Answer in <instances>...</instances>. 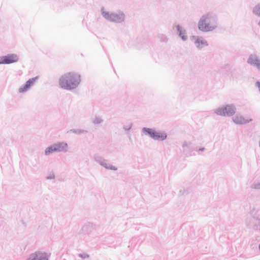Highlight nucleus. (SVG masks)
<instances>
[{"label":"nucleus","instance_id":"obj_1","mask_svg":"<svg viewBox=\"0 0 260 260\" xmlns=\"http://www.w3.org/2000/svg\"><path fill=\"white\" fill-rule=\"evenodd\" d=\"M80 81L79 75L74 73H68L61 77L59 85L64 89L70 90L77 87Z\"/></svg>","mask_w":260,"mask_h":260},{"label":"nucleus","instance_id":"obj_2","mask_svg":"<svg viewBox=\"0 0 260 260\" xmlns=\"http://www.w3.org/2000/svg\"><path fill=\"white\" fill-rule=\"evenodd\" d=\"M216 25L215 23L210 21L208 16H203L200 20L198 27L200 30L203 31H209L213 30Z\"/></svg>","mask_w":260,"mask_h":260},{"label":"nucleus","instance_id":"obj_3","mask_svg":"<svg viewBox=\"0 0 260 260\" xmlns=\"http://www.w3.org/2000/svg\"><path fill=\"white\" fill-rule=\"evenodd\" d=\"M143 132L148 134L151 138L156 140H164L167 138V134L164 132H154L150 128H144Z\"/></svg>","mask_w":260,"mask_h":260},{"label":"nucleus","instance_id":"obj_4","mask_svg":"<svg viewBox=\"0 0 260 260\" xmlns=\"http://www.w3.org/2000/svg\"><path fill=\"white\" fill-rule=\"evenodd\" d=\"M18 58L16 54H9L0 57V64H9L17 62Z\"/></svg>","mask_w":260,"mask_h":260},{"label":"nucleus","instance_id":"obj_5","mask_svg":"<svg viewBox=\"0 0 260 260\" xmlns=\"http://www.w3.org/2000/svg\"><path fill=\"white\" fill-rule=\"evenodd\" d=\"M235 113L234 109L230 106H226L218 109L217 111V114L220 116H230Z\"/></svg>","mask_w":260,"mask_h":260},{"label":"nucleus","instance_id":"obj_6","mask_svg":"<svg viewBox=\"0 0 260 260\" xmlns=\"http://www.w3.org/2000/svg\"><path fill=\"white\" fill-rule=\"evenodd\" d=\"M192 39L194 41V42L197 47L200 49H201L208 45L207 42L204 40L202 38H200L198 37L193 36L192 37Z\"/></svg>","mask_w":260,"mask_h":260},{"label":"nucleus","instance_id":"obj_7","mask_svg":"<svg viewBox=\"0 0 260 260\" xmlns=\"http://www.w3.org/2000/svg\"><path fill=\"white\" fill-rule=\"evenodd\" d=\"M28 260H48L46 253L43 252H37L31 255Z\"/></svg>","mask_w":260,"mask_h":260},{"label":"nucleus","instance_id":"obj_8","mask_svg":"<svg viewBox=\"0 0 260 260\" xmlns=\"http://www.w3.org/2000/svg\"><path fill=\"white\" fill-rule=\"evenodd\" d=\"M36 80V78H32L28 80L25 83V84L22 87L19 89L20 92H24L27 90L34 83Z\"/></svg>","mask_w":260,"mask_h":260},{"label":"nucleus","instance_id":"obj_9","mask_svg":"<svg viewBox=\"0 0 260 260\" xmlns=\"http://www.w3.org/2000/svg\"><path fill=\"white\" fill-rule=\"evenodd\" d=\"M111 21L115 22H120L124 20L123 14L121 13L113 14L112 16H110Z\"/></svg>","mask_w":260,"mask_h":260},{"label":"nucleus","instance_id":"obj_10","mask_svg":"<svg viewBox=\"0 0 260 260\" xmlns=\"http://www.w3.org/2000/svg\"><path fill=\"white\" fill-rule=\"evenodd\" d=\"M248 62L250 64L254 65L260 69V60L255 55H251L249 57Z\"/></svg>","mask_w":260,"mask_h":260},{"label":"nucleus","instance_id":"obj_11","mask_svg":"<svg viewBox=\"0 0 260 260\" xmlns=\"http://www.w3.org/2000/svg\"><path fill=\"white\" fill-rule=\"evenodd\" d=\"M234 121L237 124H244L251 120L249 118H245L242 116L237 115L234 118Z\"/></svg>","mask_w":260,"mask_h":260},{"label":"nucleus","instance_id":"obj_12","mask_svg":"<svg viewBox=\"0 0 260 260\" xmlns=\"http://www.w3.org/2000/svg\"><path fill=\"white\" fill-rule=\"evenodd\" d=\"M54 146V150L56 151H61L66 150L67 149V144L65 143H59L53 145Z\"/></svg>","mask_w":260,"mask_h":260},{"label":"nucleus","instance_id":"obj_13","mask_svg":"<svg viewBox=\"0 0 260 260\" xmlns=\"http://www.w3.org/2000/svg\"><path fill=\"white\" fill-rule=\"evenodd\" d=\"M54 145H52L50 147H48L45 151L46 155H49L53 152H56V150H54Z\"/></svg>","mask_w":260,"mask_h":260},{"label":"nucleus","instance_id":"obj_14","mask_svg":"<svg viewBox=\"0 0 260 260\" xmlns=\"http://www.w3.org/2000/svg\"><path fill=\"white\" fill-rule=\"evenodd\" d=\"M102 15L103 16L107 19L111 21V18L110 16H112V14H110L109 13L103 11H102Z\"/></svg>","mask_w":260,"mask_h":260},{"label":"nucleus","instance_id":"obj_15","mask_svg":"<svg viewBox=\"0 0 260 260\" xmlns=\"http://www.w3.org/2000/svg\"><path fill=\"white\" fill-rule=\"evenodd\" d=\"M178 30L180 32L179 35L181 37L182 39L183 40H185L186 39V37L185 36V32H182V30L180 29V28L179 27H178Z\"/></svg>","mask_w":260,"mask_h":260},{"label":"nucleus","instance_id":"obj_16","mask_svg":"<svg viewBox=\"0 0 260 260\" xmlns=\"http://www.w3.org/2000/svg\"><path fill=\"white\" fill-rule=\"evenodd\" d=\"M260 10V8H255L254 10V12L256 13H258V11Z\"/></svg>","mask_w":260,"mask_h":260}]
</instances>
